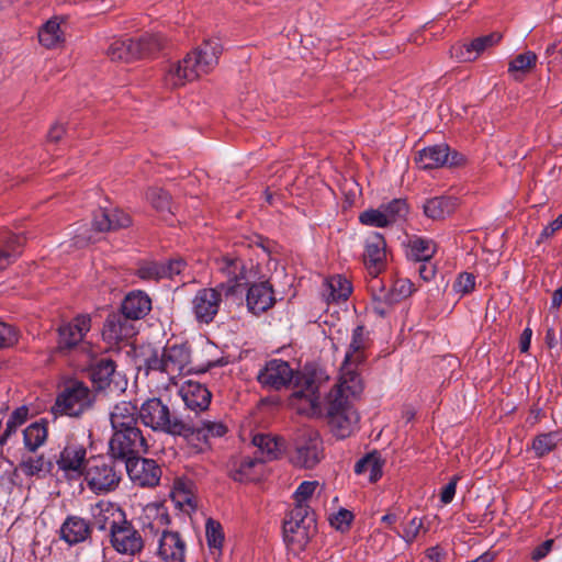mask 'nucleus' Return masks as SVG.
<instances>
[{"instance_id": "obj_35", "label": "nucleus", "mask_w": 562, "mask_h": 562, "mask_svg": "<svg viewBox=\"0 0 562 562\" xmlns=\"http://www.w3.org/2000/svg\"><path fill=\"white\" fill-rule=\"evenodd\" d=\"M448 159V145L437 144L418 151L415 160L419 169L430 170L442 167Z\"/></svg>"}, {"instance_id": "obj_44", "label": "nucleus", "mask_w": 562, "mask_h": 562, "mask_svg": "<svg viewBox=\"0 0 562 562\" xmlns=\"http://www.w3.org/2000/svg\"><path fill=\"white\" fill-rule=\"evenodd\" d=\"M537 63V55L533 52H525L517 55L508 65V72L516 79L521 80Z\"/></svg>"}, {"instance_id": "obj_43", "label": "nucleus", "mask_w": 562, "mask_h": 562, "mask_svg": "<svg viewBox=\"0 0 562 562\" xmlns=\"http://www.w3.org/2000/svg\"><path fill=\"white\" fill-rule=\"evenodd\" d=\"M205 537L211 554L217 560L222 554L224 542L222 525L218 521L209 518L205 524Z\"/></svg>"}, {"instance_id": "obj_30", "label": "nucleus", "mask_w": 562, "mask_h": 562, "mask_svg": "<svg viewBox=\"0 0 562 562\" xmlns=\"http://www.w3.org/2000/svg\"><path fill=\"white\" fill-rule=\"evenodd\" d=\"M151 310V300L143 291H132L122 302V315L127 319H140Z\"/></svg>"}, {"instance_id": "obj_31", "label": "nucleus", "mask_w": 562, "mask_h": 562, "mask_svg": "<svg viewBox=\"0 0 562 562\" xmlns=\"http://www.w3.org/2000/svg\"><path fill=\"white\" fill-rule=\"evenodd\" d=\"M25 237L21 234L5 232L0 237V270L14 262L22 254Z\"/></svg>"}, {"instance_id": "obj_37", "label": "nucleus", "mask_w": 562, "mask_h": 562, "mask_svg": "<svg viewBox=\"0 0 562 562\" xmlns=\"http://www.w3.org/2000/svg\"><path fill=\"white\" fill-rule=\"evenodd\" d=\"M48 428L45 419L30 424L23 430L24 449L30 453L36 452L47 440Z\"/></svg>"}, {"instance_id": "obj_20", "label": "nucleus", "mask_w": 562, "mask_h": 562, "mask_svg": "<svg viewBox=\"0 0 562 562\" xmlns=\"http://www.w3.org/2000/svg\"><path fill=\"white\" fill-rule=\"evenodd\" d=\"M113 549L126 555H136L144 548V540L139 532L126 519L110 533Z\"/></svg>"}, {"instance_id": "obj_21", "label": "nucleus", "mask_w": 562, "mask_h": 562, "mask_svg": "<svg viewBox=\"0 0 562 562\" xmlns=\"http://www.w3.org/2000/svg\"><path fill=\"white\" fill-rule=\"evenodd\" d=\"M294 376L286 361L272 359L259 371L257 380L263 387L278 391L291 383Z\"/></svg>"}, {"instance_id": "obj_27", "label": "nucleus", "mask_w": 562, "mask_h": 562, "mask_svg": "<svg viewBox=\"0 0 562 562\" xmlns=\"http://www.w3.org/2000/svg\"><path fill=\"white\" fill-rule=\"evenodd\" d=\"M246 302L248 310L256 315L268 311L276 302L272 286L267 281L251 284Z\"/></svg>"}, {"instance_id": "obj_45", "label": "nucleus", "mask_w": 562, "mask_h": 562, "mask_svg": "<svg viewBox=\"0 0 562 562\" xmlns=\"http://www.w3.org/2000/svg\"><path fill=\"white\" fill-rule=\"evenodd\" d=\"M561 441V434L559 431H550L540 434L532 440V450L538 458H542L555 449Z\"/></svg>"}, {"instance_id": "obj_59", "label": "nucleus", "mask_w": 562, "mask_h": 562, "mask_svg": "<svg viewBox=\"0 0 562 562\" xmlns=\"http://www.w3.org/2000/svg\"><path fill=\"white\" fill-rule=\"evenodd\" d=\"M29 418V408L26 406H20L18 408H15L8 420H10L12 424L16 425L18 427H20L21 425H23Z\"/></svg>"}, {"instance_id": "obj_46", "label": "nucleus", "mask_w": 562, "mask_h": 562, "mask_svg": "<svg viewBox=\"0 0 562 562\" xmlns=\"http://www.w3.org/2000/svg\"><path fill=\"white\" fill-rule=\"evenodd\" d=\"M390 225L406 216L408 209L405 200L394 199L389 203L380 205Z\"/></svg>"}, {"instance_id": "obj_25", "label": "nucleus", "mask_w": 562, "mask_h": 562, "mask_svg": "<svg viewBox=\"0 0 562 562\" xmlns=\"http://www.w3.org/2000/svg\"><path fill=\"white\" fill-rule=\"evenodd\" d=\"M132 220L124 211L113 206H101L93 216L92 225L98 232L126 228Z\"/></svg>"}, {"instance_id": "obj_15", "label": "nucleus", "mask_w": 562, "mask_h": 562, "mask_svg": "<svg viewBox=\"0 0 562 562\" xmlns=\"http://www.w3.org/2000/svg\"><path fill=\"white\" fill-rule=\"evenodd\" d=\"M186 434H181L188 443H190L196 452H203L211 448V440L224 437L228 428L221 420L203 419L196 425L187 424Z\"/></svg>"}, {"instance_id": "obj_60", "label": "nucleus", "mask_w": 562, "mask_h": 562, "mask_svg": "<svg viewBox=\"0 0 562 562\" xmlns=\"http://www.w3.org/2000/svg\"><path fill=\"white\" fill-rule=\"evenodd\" d=\"M562 228V213L550 224H548L540 234V240L547 239Z\"/></svg>"}, {"instance_id": "obj_39", "label": "nucleus", "mask_w": 562, "mask_h": 562, "mask_svg": "<svg viewBox=\"0 0 562 562\" xmlns=\"http://www.w3.org/2000/svg\"><path fill=\"white\" fill-rule=\"evenodd\" d=\"M382 468L383 461L380 454L373 452L357 461L355 472L359 475H366L371 483H374L382 476Z\"/></svg>"}, {"instance_id": "obj_29", "label": "nucleus", "mask_w": 562, "mask_h": 562, "mask_svg": "<svg viewBox=\"0 0 562 562\" xmlns=\"http://www.w3.org/2000/svg\"><path fill=\"white\" fill-rule=\"evenodd\" d=\"M385 240L380 233H372L366 240V249L363 254L364 263L371 274L376 276L385 260Z\"/></svg>"}, {"instance_id": "obj_6", "label": "nucleus", "mask_w": 562, "mask_h": 562, "mask_svg": "<svg viewBox=\"0 0 562 562\" xmlns=\"http://www.w3.org/2000/svg\"><path fill=\"white\" fill-rule=\"evenodd\" d=\"M139 420L153 431L170 436L186 434L187 423L172 415L169 406L159 397L147 398L138 407Z\"/></svg>"}, {"instance_id": "obj_57", "label": "nucleus", "mask_w": 562, "mask_h": 562, "mask_svg": "<svg viewBox=\"0 0 562 562\" xmlns=\"http://www.w3.org/2000/svg\"><path fill=\"white\" fill-rule=\"evenodd\" d=\"M459 480H460L459 475L452 476L451 480L449 481V483L447 485H445V487L442 488V491L440 493V501L443 504H449L452 502V499L456 495L457 484H458Z\"/></svg>"}, {"instance_id": "obj_2", "label": "nucleus", "mask_w": 562, "mask_h": 562, "mask_svg": "<svg viewBox=\"0 0 562 562\" xmlns=\"http://www.w3.org/2000/svg\"><path fill=\"white\" fill-rule=\"evenodd\" d=\"M145 536L157 537V553L165 562H184L186 543L179 532L168 530L170 516L164 504L146 505L142 516Z\"/></svg>"}, {"instance_id": "obj_14", "label": "nucleus", "mask_w": 562, "mask_h": 562, "mask_svg": "<svg viewBox=\"0 0 562 562\" xmlns=\"http://www.w3.org/2000/svg\"><path fill=\"white\" fill-rule=\"evenodd\" d=\"M92 403L88 386L81 382H72L57 396L53 411L55 414L79 416Z\"/></svg>"}, {"instance_id": "obj_9", "label": "nucleus", "mask_w": 562, "mask_h": 562, "mask_svg": "<svg viewBox=\"0 0 562 562\" xmlns=\"http://www.w3.org/2000/svg\"><path fill=\"white\" fill-rule=\"evenodd\" d=\"M91 329V317L80 314L58 328L57 348L61 352L80 351L88 360L93 357L91 345L85 340Z\"/></svg>"}, {"instance_id": "obj_36", "label": "nucleus", "mask_w": 562, "mask_h": 562, "mask_svg": "<svg viewBox=\"0 0 562 562\" xmlns=\"http://www.w3.org/2000/svg\"><path fill=\"white\" fill-rule=\"evenodd\" d=\"M351 292L350 281L340 274L331 276L324 282L323 296L327 302H345Z\"/></svg>"}, {"instance_id": "obj_19", "label": "nucleus", "mask_w": 562, "mask_h": 562, "mask_svg": "<svg viewBox=\"0 0 562 562\" xmlns=\"http://www.w3.org/2000/svg\"><path fill=\"white\" fill-rule=\"evenodd\" d=\"M130 480L140 487H155L159 484L161 469L155 460L134 456L124 460Z\"/></svg>"}, {"instance_id": "obj_7", "label": "nucleus", "mask_w": 562, "mask_h": 562, "mask_svg": "<svg viewBox=\"0 0 562 562\" xmlns=\"http://www.w3.org/2000/svg\"><path fill=\"white\" fill-rule=\"evenodd\" d=\"M368 346L369 339L364 331V327L359 325L352 331L351 341L345 355V359L340 369V376L338 380L341 381V385L345 386L346 383H351V386L348 387L352 393L362 392L363 390V383L359 373V368L366 362V349Z\"/></svg>"}, {"instance_id": "obj_12", "label": "nucleus", "mask_w": 562, "mask_h": 562, "mask_svg": "<svg viewBox=\"0 0 562 562\" xmlns=\"http://www.w3.org/2000/svg\"><path fill=\"white\" fill-rule=\"evenodd\" d=\"M324 385L316 382L313 376H297L296 390L290 396V405L299 414L306 416H318L325 407V400L322 401L321 394Z\"/></svg>"}, {"instance_id": "obj_42", "label": "nucleus", "mask_w": 562, "mask_h": 562, "mask_svg": "<svg viewBox=\"0 0 562 562\" xmlns=\"http://www.w3.org/2000/svg\"><path fill=\"white\" fill-rule=\"evenodd\" d=\"M436 252V244L424 237H413L408 243V257L415 261H429Z\"/></svg>"}, {"instance_id": "obj_47", "label": "nucleus", "mask_w": 562, "mask_h": 562, "mask_svg": "<svg viewBox=\"0 0 562 562\" xmlns=\"http://www.w3.org/2000/svg\"><path fill=\"white\" fill-rule=\"evenodd\" d=\"M147 200L153 207L161 214L171 213V198L161 189H150L147 192Z\"/></svg>"}, {"instance_id": "obj_8", "label": "nucleus", "mask_w": 562, "mask_h": 562, "mask_svg": "<svg viewBox=\"0 0 562 562\" xmlns=\"http://www.w3.org/2000/svg\"><path fill=\"white\" fill-rule=\"evenodd\" d=\"M115 460L98 457L87 462L82 475L91 492L98 495L108 494L119 487L122 472L121 469L116 468Z\"/></svg>"}, {"instance_id": "obj_54", "label": "nucleus", "mask_w": 562, "mask_h": 562, "mask_svg": "<svg viewBox=\"0 0 562 562\" xmlns=\"http://www.w3.org/2000/svg\"><path fill=\"white\" fill-rule=\"evenodd\" d=\"M16 341V330L12 326L0 322V348L10 347L14 345Z\"/></svg>"}, {"instance_id": "obj_49", "label": "nucleus", "mask_w": 562, "mask_h": 562, "mask_svg": "<svg viewBox=\"0 0 562 562\" xmlns=\"http://www.w3.org/2000/svg\"><path fill=\"white\" fill-rule=\"evenodd\" d=\"M136 274L145 281H159L160 279H164V268L161 262H143L139 265Z\"/></svg>"}, {"instance_id": "obj_22", "label": "nucleus", "mask_w": 562, "mask_h": 562, "mask_svg": "<svg viewBox=\"0 0 562 562\" xmlns=\"http://www.w3.org/2000/svg\"><path fill=\"white\" fill-rule=\"evenodd\" d=\"M178 395L181 397L184 408L195 415L205 412L210 407L212 400V393L206 385L192 380L181 384Z\"/></svg>"}, {"instance_id": "obj_28", "label": "nucleus", "mask_w": 562, "mask_h": 562, "mask_svg": "<svg viewBox=\"0 0 562 562\" xmlns=\"http://www.w3.org/2000/svg\"><path fill=\"white\" fill-rule=\"evenodd\" d=\"M214 269L227 279L225 285H234L246 278L243 260L234 255H221L213 258Z\"/></svg>"}, {"instance_id": "obj_63", "label": "nucleus", "mask_w": 562, "mask_h": 562, "mask_svg": "<svg viewBox=\"0 0 562 562\" xmlns=\"http://www.w3.org/2000/svg\"><path fill=\"white\" fill-rule=\"evenodd\" d=\"M64 134L65 127L59 123H55L48 131L47 140L49 143H57L59 139H61Z\"/></svg>"}, {"instance_id": "obj_26", "label": "nucleus", "mask_w": 562, "mask_h": 562, "mask_svg": "<svg viewBox=\"0 0 562 562\" xmlns=\"http://www.w3.org/2000/svg\"><path fill=\"white\" fill-rule=\"evenodd\" d=\"M138 407L131 401H121L110 412L113 432L138 427Z\"/></svg>"}, {"instance_id": "obj_41", "label": "nucleus", "mask_w": 562, "mask_h": 562, "mask_svg": "<svg viewBox=\"0 0 562 562\" xmlns=\"http://www.w3.org/2000/svg\"><path fill=\"white\" fill-rule=\"evenodd\" d=\"M262 463L265 462L258 456L245 457L235 467L232 476L235 481L239 482L254 481L259 477L258 469L261 468Z\"/></svg>"}, {"instance_id": "obj_3", "label": "nucleus", "mask_w": 562, "mask_h": 562, "mask_svg": "<svg viewBox=\"0 0 562 562\" xmlns=\"http://www.w3.org/2000/svg\"><path fill=\"white\" fill-rule=\"evenodd\" d=\"M347 386H351V383H346L345 386L341 385V381H338L325 397L330 429L339 439L349 437L359 422V415L350 405V398L358 396L361 392L352 393Z\"/></svg>"}, {"instance_id": "obj_62", "label": "nucleus", "mask_w": 562, "mask_h": 562, "mask_svg": "<svg viewBox=\"0 0 562 562\" xmlns=\"http://www.w3.org/2000/svg\"><path fill=\"white\" fill-rule=\"evenodd\" d=\"M467 162V157L458 151H451L448 147V159L446 165L449 167H460Z\"/></svg>"}, {"instance_id": "obj_58", "label": "nucleus", "mask_w": 562, "mask_h": 562, "mask_svg": "<svg viewBox=\"0 0 562 562\" xmlns=\"http://www.w3.org/2000/svg\"><path fill=\"white\" fill-rule=\"evenodd\" d=\"M554 544L553 539H548L543 541L541 544L537 546L531 552V560L540 561L546 558L552 550Z\"/></svg>"}, {"instance_id": "obj_53", "label": "nucleus", "mask_w": 562, "mask_h": 562, "mask_svg": "<svg viewBox=\"0 0 562 562\" xmlns=\"http://www.w3.org/2000/svg\"><path fill=\"white\" fill-rule=\"evenodd\" d=\"M353 515L350 510L341 508L330 517V525L340 531H345L349 528Z\"/></svg>"}, {"instance_id": "obj_50", "label": "nucleus", "mask_w": 562, "mask_h": 562, "mask_svg": "<svg viewBox=\"0 0 562 562\" xmlns=\"http://www.w3.org/2000/svg\"><path fill=\"white\" fill-rule=\"evenodd\" d=\"M359 222L367 226L386 227L390 226L381 206L369 209L360 213Z\"/></svg>"}, {"instance_id": "obj_11", "label": "nucleus", "mask_w": 562, "mask_h": 562, "mask_svg": "<svg viewBox=\"0 0 562 562\" xmlns=\"http://www.w3.org/2000/svg\"><path fill=\"white\" fill-rule=\"evenodd\" d=\"M234 292V285L221 282L214 288H203L196 291L191 301V313L200 325L211 324L221 310L223 295Z\"/></svg>"}, {"instance_id": "obj_17", "label": "nucleus", "mask_w": 562, "mask_h": 562, "mask_svg": "<svg viewBox=\"0 0 562 562\" xmlns=\"http://www.w3.org/2000/svg\"><path fill=\"white\" fill-rule=\"evenodd\" d=\"M323 446L318 435L305 431L295 440V449L291 456L293 465L303 469H313L322 460Z\"/></svg>"}, {"instance_id": "obj_23", "label": "nucleus", "mask_w": 562, "mask_h": 562, "mask_svg": "<svg viewBox=\"0 0 562 562\" xmlns=\"http://www.w3.org/2000/svg\"><path fill=\"white\" fill-rule=\"evenodd\" d=\"M92 524L99 530H109L119 527L125 519V513L121 507L109 501H99L91 507Z\"/></svg>"}, {"instance_id": "obj_24", "label": "nucleus", "mask_w": 562, "mask_h": 562, "mask_svg": "<svg viewBox=\"0 0 562 562\" xmlns=\"http://www.w3.org/2000/svg\"><path fill=\"white\" fill-rule=\"evenodd\" d=\"M501 40L502 34L498 32L479 36L468 44L453 46L451 48V56L462 63L472 61L488 48L497 45Z\"/></svg>"}, {"instance_id": "obj_38", "label": "nucleus", "mask_w": 562, "mask_h": 562, "mask_svg": "<svg viewBox=\"0 0 562 562\" xmlns=\"http://www.w3.org/2000/svg\"><path fill=\"white\" fill-rule=\"evenodd\" d=\"M457 207V200L450 196H436L424 204V213L427 217L440 221L452 214Z\"/></svg>"}, {"instance_id": "obj_55", "label": "nucleus", "mask_w": 562, "mask_h": 562, "mask_svg": "<svg viewBox=\"0 0 562 562\" xmlns=\"http://www.w3.org/2000/svg\"><path fill=\"white\" fill-rule=\"evenodd\" d=\"M161 266L164 268V279H172L183 271L187 263L182 259H173L168 262H161Z\"/></svg>"}, {"instance_id": "obj_48", "label": "nucleus", "mask_w": 562, "mask_h": 562, "mask_svg": "<svg viewBox=\"0 0 562 562\" xmlns=\"http://www.w3.org/2000/svg\"><path fill=\"white\" fill-rule=\"evenodd\" d=\"M45 464L46 461L43 454L36 457L27 456L22 458L19 469L26 476H36L45 470Z\"/></svg>"}, {"instance_id": "obj_32", "label": "nucleus", "mask_w": 562, "mask_h": 562, "mask_svg": "<svg viewBox=\"0 0 562 562\" xmlns=\"http://www.w3.org/2000/svg\"><path fill=\"white\" fill-rule=\"evenodd\" d=\"M252 445L257 448L258 457L263 462L278 459L285 448L283 439L270 434L255 435Z\"/></svg>"}, {"instance_id": "obj_16", "label": "nucleus", "mask_w": 562, "mask_h": 562, "mask_svg": "<svg viewBox=\"0 0 562 562\" xmlns=\"http://www.w3.org/2000/svg\"><path fill=\"white\" fill-rule=\"evenodd\" d=\"M58 470L68 479H78L83 474L87 462V449L75 438H68L65 446L55 457Z\"/></svg>"}, {"instance_id": "obj_52", "label": "nucleus", "mask_w": 562, "mask_h": 562, "mask_svg": "<svg viewBox=\"0 0 562 562\" xmlns=\"http://www.w3.org/2000/svg\"><path fill=\"white\" fill-rule=\"evenodd\" d=\"M475 286V277L472 273L463 272L459 274L453 283V290L460 295H464L473 291Z\"/></svg>"}, {"instance_id": "obj_18", "label": "nucleus", "mask_w": 562, "mask_h": 562, "mask_svg": "<svg viewBox=\"0 0 562 562\" xmlns=\"http://www.w3.org/2000/svg\"><path fill=\"white\" fill-rule=\"evenodd\" d=\"M94 356L91 360H86L90 364V375L93 385L98 390L110 389L111 391H123L127 381L116 372L115 363L110 358H101L93 362Z\"/></svg>"}, {"instance_id": "obj_13", "label": "nucleus", "mask_w": 562, "mask_h": 562, "mask_svg": "<svg viewBox=\"0 0 562 562\" xmlns=\"http://www.w3.org/2000/svg\"><path fill=\"white\" fill-rule=\"evenodd\" d=\"M147 450V439L139 427L115 431L112 434L109 441V453L111 458L122 461L134 456L146 453Z\"/></svg>"}, {"instance_id": "obj_51", "label": "nucleus", "mask_w": 562, "mask_h": 562, "mask_svg": "<svg viewBox=\"0 0 562 562\" xmlns=\"http://www.w3.org/2000/svg\"><path fill=\"white\" fill-rule=\"evenodd\" d=\"M318 486L317 481L302 482L293 494L295 506L310 507L306 502L314 494Z\"/></svg>"}, {"instance_id": "obj_10", "label": "nucleus", "mask_w": 562, "mask_h": 562, "mask_svg": "<svg viewBox=\"0 0 562 562\" xmlns=\"http://www.w3.org/2000/svg\"><path fill=\"white\" fill-rule=\"evenodd\" d=\"M162 46V38L156 34H145L137 40L114 38L108 47L112 60L132 61L149 56Z\"/></svg>"}, {"instance_id": "obj_33", "label": "nucleus", "mask_w": 562, "mask_h": 562, "mask_svg": "<svg viewBox=\"0 0 562 562\" xmlns=\"http://www.w3.org/2000/svg\"><path fill=\"white\" fill-rule=\"evenodd\" d=\"M90 535V524L79 516H68L60 527V538L69 544L85 541Z\"/></svg>"}, {"instance_id": "obj_1", "label": "nucleus", "mask_w": 562, "mask_h": 562, "mask_svg": "<svg viewBox=\"0 0 562 562\" xmlns=\"http://www.w3.org/2000/svg\"><path fill=\"white\" fill-rule=\"evenodd\" d=\"M221 54L222 44L218 38L204 41L181 60L168 66L164 75L165 87L177 89L204 74H209L217 65Z\"/></svg>"}, {"instance_id": "obj_40", "label": "nucleus", "mask_w": 562, "mask_h": 562, "mask_svg": "<svg viewBox=\"0 0 562 562\" xmlns=\"http://www.w3.org/2000/svg\"><path fill=\"white\" fill-rule=\"evenodd\" d=\"M38 41L46 48L57 47L64 42L60 20L55 16L48 20L38 31Z\"/></svg>"}, {"instance_id": "obj_34", "label": "nucleus", "mask_w": 562, "mask_h": 562, "mask_svg": "<svg viewBox=\"0 0 562 562\" xmlns=\"http://www.w3.org/2000/svg\"><path fill=\"white\" fill-rule=\"evenodd\" d=\"M130 319L123 315H111L106 318L102 336L109 342H119L134 335V328L128 323Z\"/></svg>"}, {"instance_id": "obj_61", "label": "nucleus", "mask_w": 562, "mask_h": 562, "mask_svg": "<svg viewBox=\"0 0 562 562\" xmlns=\"http://www.w3.org/2000/svg\"><path fill=\"white\" fill-rule=\"evenodd\" d=\"M418 262H419V266H418L417 270H418L420 278L424 281H430L436 274L435 266L432 263H430L429 261H418Z\"/></svg>"}, {"instance_id": "obj_56", "label": "nucleus", "mask_w": 562, "mask_h": 562, "mask_svg": "<svg viewBox=\"0 0 562 562\" xmlns=\"http://www.w3.org/2000/svg\"><path fill=\"white\" fill-rule=\"evenodd\" d=\"M423 521L419 518L414 517L404 528L402 538L407 542L412 543L418 536Z\"/></svg>"}, {"instance_id": "obj_64", "label": "nucleus", "mask_w": 562, "mask_h": 562, "mask_svg": "<svg viewBox=\"0 0 562 562\" xmlns=\"http://www.w3.org/2000/svg\"><path fill=\"white\" fill-rule=\"evenodd\" d=\"M18 428L19 427L16 425L12 424L10 420H7L5 428L0 436V446H4L11 436L16 432Z\"/></svg>"}, {"instance_id": "obj_4", "label": "nucleus", "mask_w": 562, "mask_h": 562, "mask_svg": "<svg viewBox=\"0 0 562 562\" xmlns=\"http://www.w3.org/2000/svg\"><path fill=\"white\" fill-rule=\"evenodd\" d=\"M147 374L150 371L164 373L175 383L176 379L193 371L191 349L187 344L167 345L160 351L153 350L144 359Z\"/></svg>"}, {"instance_id": "obj_5", "label": "nucleus", "mask_w": 562, "mask_h": 562, "mask_svg": "<svg viewBox=\"0 0 562 562\" xmlns=\"http://www.w3.org/2000/svg\"><path fill=\"white\" fill-rule=\"evenodd\" d=\"M316 535V519L310 507L294 506L283 521V540L290 552H304Z\"/></svg>"}]
</instances>
